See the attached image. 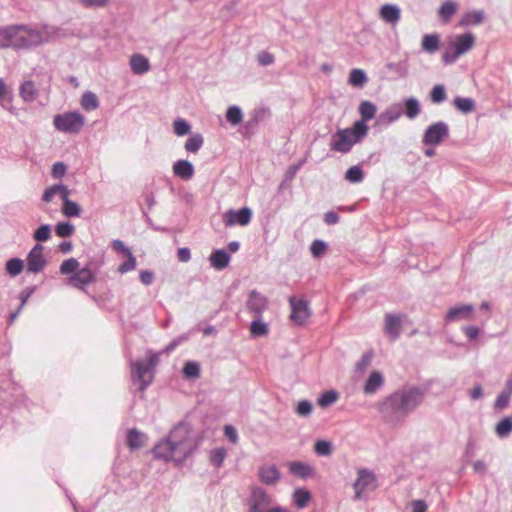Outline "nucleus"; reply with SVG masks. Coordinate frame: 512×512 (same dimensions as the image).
Returning <instances> with one entry per match:
<instances>
[{
    "mask_svg": "<svg viewBox=\"0 0 512 512\" xmlns=\"http://www.w3.org/2000/svg\"><path fill=\"white\" fill-rule=\"evenodd\" d=\"M192 428L187 423L177 424L167 438L161 440L153 449L156 458L182 463L197 448Z\"/></svg>",
    "mask_w": 512,
    "mask_h": 512,
    "instance_id": "obj_1",
    "label": "nucleus"
},
{
    "mask_svg": "<svg viewBox=\"0 0 512 512\" xmlns=\"http://www.w3.org/2000/svg\"><path fill=\"white\" fill-rule=\"evenodd\" d=\"M425 391L418 387H408L397 390L383 402L381 412L393 422L404 420L423 401Z\"/></svg>",
    "mask_w": 512,
    "mask_h": 512,
    "instance_id": "obj_2",
    "label": "nucleus"
},
{
    "mask_svg": "<svg viewBox=\"0 0 512 512\" xmlns=\"http://www.w3.org/2000/svg\"><path fill=\"white\" fill-rule=\"evenodd\" d=\"M59 35V29L56 27L43 25L41 28H34L30 25L24 26V31L21 33L23 45L21 50H27L38 47L44 43H48Z\"/></svg>",
    "mask_w": 512,
    "mask_h": 512,
    "instance_id": "obj_3",
    "label": "nucleus"
},
{
    "mask_svg": "<svg viewBox=\"0 0 512 512\" xmlns=\"http://www.w3.org/2000/svg\"><path fill=\"white\" fill-rule=\"evenodd\" d=\"M158 362V354L148 352V360L141 359L131 362L132 380L139 383V390L144 391L153 381L154 369Z\"/></svg>",
    "mask_w": 512,
    "mask_h": 512,
    "instance_id": "obj_4",
    "label": "nucleus"
},
{
    "mask_svg": "<svg viewBox=\"0 0 512 512\" xmlns=\"http://www.w3.org/2000/svg\"><path fill=\"white\" fill-rule=\"evenodd\" d=\"M53 123L55 128L61 132L77 134L83 128L85 124V118L77 111L67 112L56 115L54 117Z\"/></svg>",
    "mask_w": 512,
    "mask_h": 512,
    "instance_id": "obj_5",
    "label": "nucleus"
},
{
    "mask_svg": "<svg viewBox=\"0 0 512 512\" xmlns=\"http://www.w3.org/2000/svg\"><path fill=\"white\" fill-rule=\"evenodd\" d=\"M24 24L8 25L0 28V48H13L21 50L23 39L21 33L24 31Z\"/></svg>",
    "mask_w": 512,
    "mask_h": 512,
    "instance_id": "obj_6",
    "label": "nucleus"
},
{
    "mask_svg": "<svg viewBox=\"0 0 512 512\" xmlns=\"http://www.w3.org/2000/svg\"><path fill=\"white\" fill-rule=\"evenodd\" d=\"M272 497L261 487H253L249 498V512H268Z\"/></svg>",
    "mask_w": 512,
    "mask_h": 512,
    "instance_id": "obj_7",
    "label": "nucleus"
},
{
    "mask_svg": "<svg viewBox=\"0 0 512 512\" xmlns=\"http://www.w3.org/2000/svg\"><path fill=\"white\" fill-rule=\"evenodd\" d=\"M449 135V127L443 121H438L430 126L424 132L422 142L425 145H438Z\"/></svg>",
    "mask_w": 512,
    "mask_h": 512,
    "instance_id": "obj_8",
    "label": "nucleus"
},
{
    "mask_svg": "<svg viewBox=\"0 0 512 512\" xmlns=\"http://www.w3.org/2000/svg\"><path fill=\"white\" fill-rule=\"evenodd\" d=\"M289 304L291 307L290 319L297 325H303L311 316L308 302L303 298L291 296L289 297Z\"/></svg>",
    "mask_w": 512,
    "mask_h": 512,
    "instance_id": "obj_9",
    "label": "nucleus"
},
{
    "mask_svg": "<svg viewBox=\"0 0 512 512\" xmlns=\"http://www.w3.org/2000/svg\"><path fill=\"white\" fill-rule=\"evenodd\" d=\"M355 490L354 498L359 500L365 491H372L376 488L375 475L368 469H360L358 471V478L353 484Z\"/></svg>",
    "mask_w": 512,
    "mask_h": 512,
    "instance_id": "obj_10",
    "label": "nucleus"
},
{
    "mask_svg": "<svg viewBox=\"0 0 512 512\" xmlns=\"http://www.w3.org/2000/svg\"><path fill=\"white\" fill-rule=\"evenodd\" d=\"M333 139L334 140L331 142V150L343 154L350 152L353 145L357 143L352 137L350 129H339L333 136Z\"/></svg>",
    "mask_w": 512,
    "mask_h": 512,
    "instance_id": "obj_11",
    "label": "nucleus"
},
{
    "mask_svg": "<svg viewBox=\"0 0 512 512\" xmlns=\"http://www.w3.org/2000/svg\"><path fill=\"white\" fill-rule=\"evenodd\" d=\"M46 265L47 260L43 254V246L37 243L27 255V271L39 273Z\"/></svg>",
    "mask_w": 512,
    "mask_h": 512,
    "instance_id": "obj_12",
    "label": "nucleus"
},
{
    "mask_svg": "<svg viewBox=\"0 0 512 512\" xmlns=\"http://www.w3.org/2000/svg\"><path fill=\"white\" fill-rule=\"evenodd\" d=\"M252 217L251 209L243 207L239 210L230 209L224 214V222L227 226L239 224L246 226L250 223Z\"/></svg>",
    "mask_w": 512,
    "mask_h": 512,
    "instance_id": "obj_13",
    "label": "nucleus"
},
{
    "mask_svg": "<svg viewBox=\"0 0 512 512\" xmlns=\"http://www.w3.org/2000/svg\"><path fill=\"white\" fill-rule=\"evenodd\" d=\"M475 312V308L470 304H460L451 307L446 315V322H458L463 320H470Z\"/></svg>",
    "mask_w": 512,
    "mask_h": 512,
    "instance_id": "obj_14",
    "label": "nucleus"
},
{
    "mask_svg": "<svg viewBox=\"0 0 512 512\" xmlns=\"http://www.w3.org/2000/svg\"><path fill=\"white\" fill-rule=\"evenodd\" d=\"M95 276L88 268L79 269L76 273L67 279V284L79 290H84L85 287L94 282Z\"/></svg>",
    "mask_w": 512,
    "mask_h": 512,
    "instance_id": "obj_15",
    "label": "nucleus"
},
{
    "mask_svg": "<svg viewBox=\"0 0 512 512\" xmlns=\"http://www.w3.org/2000/svg\"><path fill=\"white\" fill-rule=\"evenodd\" d=\"M258 477L263 484L274 486L279 482L281 473L275 465H262L258 470Z\"/></svg>",
    "mask_w": 512,
    "mask_h": 512,
    "instance_id": "obj_16",
    "label": "nucleus"
},
{
    "mask_svg": "<svg viewBox=\"0 0 512 512\" xmlns=\"http://www.w3.org/2000/svg\"><path fill=\"white\" fill-rule=\"evenodd\" d=\"M247 307L255 315H261L267 308V298L261 293L253 290L249 294Z\"/></svg>",
    "mask_w": 512,
    "mask_h": 512,
    "instance_id": "obj_17",
    "label": "nucleus"
},
{
    "mask_svg": "<svg viewBox=\"0 0 512 512\" xmlns=\"http://www.w3.org/2000/svg\"><path fill=\"white\" fill-rule=\"evenodd\" d=\"M379 16L386 23L395 25L401 18L400 8L395 4H384L380 8Z\"/></svg>",
    "mask_w": 512,
    "mask_h": 512,
    "instance_id": "obj_18",
    "label": "nucleus"
},
{
    "mask_svg": "<svg viewBox=\"0 0 512 512\" xmlns=\"http://www.w3.org/2000/svg\"><path fill=\"white\" fill-rule=\"evenodd\" d=\"M231 257L224 249H215L209 256V262L215 270H223L230 263Z\"/></svg>",
    "mask_w": 512,
    "mask_h": 512,
    "instance_id": "obj_19",
    "label": "nucleus"
},
{
    "mask_svg": "<svg viewBox=\"0 0 512 512\" xmlns=\"http://www.w3.org/2000/svg\"><path fill=\"white\" fill-rule=\"evenodd\" d=\"M384 329L391 340L398 339L401 333V318L393 314H387Z\"/></svg>",
    "mask_w": 512,
    "mask_h": 512,
    "instance_id": "obj_20",
    "label": "nucleus"
},
{
    "mask_svg": "<svg viewBox=\"0 0 512 512\" xmlns=\"http://www.w3.org/2000/svg\"><path fill=\"white\" fill-rule=\"evenodd\" d=\"M173 173L183 180H190L194 175V167L188 160H178L173 164Z\"/></svg>",
    "mask_w": 512,
    "mask_h": 512,
    "instance_id": "obj_21",
    "label": "nucleus"
},
{
    "mask_svg": "<svg viewBox=\"0 0 512 512\" xmlns=\"http://www.w3.org/2000/svg\"><path fill=\"white\" fill-rule=\"evenodd\" d=\"M130 67L134 74L141 75L149 71L150 63L144 55L133 54L130 58Z\"/></svg>",
    "mask_w": 512,
    "mask_h": 512,
    "instance_id": "obj_22",
    "label": "nucleus"
},
{
    "mask_svg": "<svg viewBox=\"0 0 512 512\" xmlns=\"http://www.w3.org/2000/svg\"><path fill=\"white\" fill-rule=\"evenodd\" d=\"M290 473L302 478L307 479L314 474V468L306 463L300 461H292L289 464Z\"/></svg>",
    "mask_w": 512,
    "mask_h": 512,
    "instance_id": "obj_23",
    "label": "nucleus"
},
{
    "mask_svg": "<svg viewBox=\"0 0 512 512\" xmlns=\"http://www.w3.org/2000/svg\"><path fill=\"white\" fill-rule=\"evenodd\" d=\"M384 383L383 375L379 371H373L366 380L363 391L365 394L375 393Z\"/></svg>",
    "mask_w": 512,
    "mask_h": 512,
    "instance_id": "obj_24",
    "label": "nucleus"
},
{
    "mask_svg": "<svg viewBox=\"0 0 512 512\" xmlns=\"http://www.w3.org/2000/svg\"><path fill=\"white\" fill-rule=\"evenodd\" d=\"M474 37L469 34H463L456 38L453 48L456 51V55H462L469 51L473 45Z\"/></svg>",
    "mask_w": 512,
    "mask_h": 512,
    "instance_id": "obj_25",
    "label": "nucleus"
},
{
    "mask_svg": "<svg viewBox=\"0 0 512 512\" xmlns=\"http://www.w3.org/2000/svg\"><path fill=\"white\" fill-rule=\"evenodd\" d=\"M146 437L136 428H132L127 432V445L131 450H136L145 445Z\"/></svg>",
    "mask_w": 512,
    "mask_h": 512,
    "instance_id": "obj_26",
    "label": "nucleus"
},
{
    "mask_svg": "<svg viewBox=\"0 0 512 512\" xmlns=\"http://www.w3.org/2000/svg\"><path fill=\"white\" fill-rule=\"evenodd\" d=\"M403 114L409 119H415L421 112V105L417 98L409 97L404 100Z\"/></svg>",
    "mask_w": 512,
    "mask_h": 512,
    "instance_id": "obj_27",
    "label": "nucleus"
},
{
    "mask_svg": "<svg viewBox=\"0 0 512 512\" xmlns=\"http://www.w3.org/2000/svg\"><path fill=\"white\" fill-rule=\"evenodd\" d=\"M457 11V4L453 0H445L438 10L439 18L447 23Z\"/></svg>",
    "mask_w": 512,
    "mask_h": 512,
    "instance_id": "obj_28",
    "label": "nucleus"
},
{
    "mask_svg": "<svg viewBox=\"0 0 512 512\" xmlns=\"http://www.w3.org/2000/svg\"><path fill=\"white\" fill-rule=\"evenodd\" d=\"M403 114V109L399 104L392 105L380 115V120L386 124H391L398 120Z\"/></svg>",
    "mask_w": 512,
    "mask_h": 512,
    "instance_id": "obj_29",
    "label": "nucleus"
},
{
    "mask_svg": "<svg viewBox=\"0 0 512 512\" xmlns=\"http://www.w3.org/2000/svg\"><path fill=\"white\" fill-rule=\"evenodd\" d=\"M454 107L463 114L471 113L476 108V102L472 98L456 97L453 100Z\"/></svg>",
    "mask_w": 512,
    "mask_h": 512,
    "instance_id": "obj_30",
    "label": "nucleus"
},
{
    "mask_svg": "<svg viewBox=\"0 0 512 512\" xmlns=\"http://www.w3.org/2000/svg\"><path fill=\"white\" fill-rule=\"evenodd\" d=\"M311 493L304 488H297L292 494L293 501L298 509H303L311 500Z\"/></svg>",
    "mask_w": 512,
    "mask_h": 512,
    "instance_id": "obj_31",
    "label": "nucleus"
},
{
    "mask_svg": "<svg viewBox=\"0 0 512 512\" xmlns=\"http://www.w3.org/2000/svg\"><path fill=\"white\" fill-rule=\"evenodd\" d=\"M81 106L86 111H93L99 107V100L95 93L85 92L81 97Z\"/></svg>",
    "mask_w": 512,
    "mask_h": 512,
    "instance_id": "obj_32",
    "label": "nucleus"
},
{
    "mask_svg": "<svg viewBox=\"0 0 512 512\" xmlns=\"http://www.w3.org/2000/svg\"><path fill=\"white\" fill-rule=\"evenodd\" d=\"M20 95L25 102H32L36 99L37 90L32 81H25L20 86Z\"/></svg>",
    "mask_w": 512,
    "mask_h": 512,
    "instance_id": "obj_33",
    "label": "nucleus"
},
{
    "mask_svg": "<svg viewBox=\"0 0 512 512\" xmlns=\"http://www.w3.org/2000/svg\"><path fill=\"white\" fill-rule=\"evenodd\" d=\"M512 391L504 387V389L497 395L493 407L495 410H504L510 404Z\"/></svg>",
    "mask_w": 512,
    "mask_h": 512,
    "instance_id": "obj_34",
    "label": "nucleus"
},
{
    "mask_svg": "<svg viewBox=\"0 0 512 512\" xmlns=\"http://www.w3.org/2000/svg\"><path fill=\"white\" fill-rule=\"evenodd\" d=\"M376 106L368 100H364L359 105V113L363 121H369L375 117Z\"/></svg>",
    "mask_w": 512,
    "mask_h": 512,
    "instance_id": "obj_35",
    "label": "nucleus"
},
{
    "mask_svg": "<svg viewBox=\"0 0 512 512\" xmlns=\"http://www.w3.org/2000/svg\"><path fill=\"white\" fill-rule=\"evenodd\" d=\"M226 119L233 126L240 124L243 120V112L241 108L236 105L228 107L226 111Z\"/></svg>",
    "mask_w": 512,
    "mask_h": 512,
    "instance_id": "obj_36",
    "label": "nucleus"
},
{
    "mask_svg": "<svg viewBox=\"0 0 512 512\" xmlns=\"http://www.w3.org/2000/svg\"><path fill=\"white\" fill-rule=\"evenodd\" d=\"M368 81L365 72L361 69H352L349 75V84L355 87H361Z\"/></svg>",
    "mask_w": 512,
    "mask_h": 512,
    "instance_id": "obj_37",
    "label": "nucleus"
},
{
    "mask_svg": "<svg viewBox=\"0 0 512 512\" xmlns=\"http://www.w3.org/2000/svg\"><path fill=\"white\" fill-rule=\"evenodd\" d=\"M439 48V37L436 34L425 35L422 40V49L428 53H434Z\"/></svg>",
    "mask_w": 512,
    "mask_h": 512,
    "instance_id": "obj_38",
    "label": "nucleus"
},
{
    "mask_svg": "<svg viewBox=\"0 0 512 512\" xmlns=\"http://www.w3.org/2000/svg\"><path fill=\"white\" fill-rule=\"evenodd\" d=\"M447 99L445 86L442 84L435 85L430 91V100L434 104H440Z\"/></svg>",
    "mask_w": 512,
    "mask_h": 512,
    "instance_id": "obj_39",
    "label": "nucleus"
},
{
    "mask_svg": "<svg viewBox=\"0 0 512 512\" xmlns=\"http://www.w3.org/2000/svg\"><path fill=\"white\" fill-rule=\"evenodd\" d=\"M23 268L24 262L20 258H11L6 263V271L12 277L19 275L23 271Z\"/></svg>",
    "mask_w": 512,
    "mask_h": 512,
    "instance_id": "obj_40",
    "label": "nucleus"
},
{
    "mask_svg": "<svg viewBox=\"0 0 512 512\" xmlns=\"http://www.w3.org/2000/svg\"><path fill=\"white\" fill-rule=\"evenodd\" d=\"M227 456V451L224 447H217L210 452V462L216 468L222 466L225 458Z\"/></svg>",
    "mask_w": 512,
    "mask_h": 512,
    "instance_id": "obj_41",
    "label": "nucleus"
},
{
    "mask_svg": "<svg viewBox=\"0 0 512 512\" xmlns=\"http://www.w3.org/2000/svg\"><path fill=\"white\" fill-rule=\"evenodd\" d=\"M345 179L350 183H360L364 179V172L360 166H352L346 171Z\"/></svg>",
    "mask_w": 512,
    "mask_h": 512,
    "instance_id": "obj_42",
    "label": "nucleus"
},
{
    "mask_svg": "<svg viewBox=\"0 0 512 512\" xmlns=\"http://www.w3.org/2000/svg\"><path fill=\"white\" fill-rule=\"evenodd\" d=\"M204 142L201 134H194L189 137L185 143V149L188 152L196 153L200 150Z\"/></svg>",
    "mask_w": 512,
    "mask_h": 512,
    "instance_id": "obj_43",
    "label": "nucleus"
},
{
    "mask_svg": "<svg viewBox=\"0 0 512 512\" xmlns=\"http://www.w3.org/2000/svg\"><path fill=\"white\" fill-rule=\"evenodd\" d=\"M62 213L66 217H78L80 216L81 208L76 202L69 199L63 203Z\"/></svg>",
    "mask_w": 512,
    "mask_h": 512,
    "instance_id": "obj_44",
    "label": "nucleus"
},
{
    "mask_svg": "<svg viewBox=\"0 0 512 512\" xmlns=\"http://www.w3.org/2000/svg\"><path fill=\"white\" fill-rule=\"evenodd\" d=\"M366 121L359 120L356 121L353 125V128L350 129L352 133V137L359 142L363 137L367 135L368 126L365 123Z\"/></svg>",
    "mask_w": 512,
    "mask_h": 512,
    "instance_id": "obj_45",
    "label": "nucleus"
},
{
    "mask_svg": "<svg viewBox=\"0 0 512 512\" xmlns=\"http://www.w3.org/2000/svg\"><path fill=\"white\" fill-rule=\"evenodd\" d=\"M79 270V262L76 258H69L62 262L60 265V273L63 275H68L71 273H76Z\"/></svg>",
    "mask_w": 512,
    "mask_h": 512,
    "instance_id": "obj_46",
    "label": "nucleus"
},
{
    "mask_svg": "<svg viewBox=\"0 0 512 512\" xmlns=\"http://www.w3.org/2000/svg\"><path fill=\"white\" fill-rule=\"evenodd\" d=\"M250 332L254 337L266 336L269 332V328L265 322L255 320L250 325Z\"/></svg>",
    "mask_w": 512,
    "mask_h": 512,
    "instance_id": "obj_47",
    "label": "nucleus"
},
{
    "mask_svg": "<svg viewBox=\"0 0 512 512\" xmlns=\"http://www.w3.org/2000/svg\"><path fill=\"white\" fill-rule=\"evenodd\" d=\"M56 235L61 238L70 237L75 232V227L70 222H59L55 226Z\"/></svg>",
    "mask_w": 512,
    "mask_h": 512,
    "instance_id": "obj_48",
    "label": "nucleus"
},
{
    "mask_svg": "<svg viewBox=\"0 0 512 512\" xmlns=\"http://www.w3.org/2000/svg\"><path fill=\"white\" fill-rule=\"evenodd\" d=\"M338 399V393L334 390L325 391L318 399V404L321 407H327L335 403Z\"/></svg>",
    "mask_w": 512,
    "mask_h": 512,
    "instance_id": "obj_49",
    "label": "nucleus"
},
{
    "mask_svg": "<svg viewBox=\"0 0 512 512\" xmlns=\"http://www.w3.org/2000/svg\"><path fill=\"white\" fill-rule=\"evenodd\" d=\"M51 237V226L49 224L41 225L33 234V238L38 242H44Z\"/></svg>",
    "mask_w": 512,
    "mask_h": 512,
    "instance_id": "obj_50",
    "label": "nucleus"
},
{
    "mask_svg": "<svg viewBox=\"0 0 512 512\" xmlns=\"http://www.w3.org/2000/svg\"><path fill=\"white\" fill-rule=\"evenodd\" d=\"M183 373L186 378H197L200 375V366L197 362L188 361L184 365Z\"/></svg>",
    "mask_w": 512,
    "mask_h": 512,
    "instance_id": "obj_51",
    "label": "nucleus"
},
{
    "mask_svg": "<svg viewBox=\"0 0 512 512\" xmlns=\"http://www.w3.org/2000/svg\"><path fill=\"white\" fill-rule=\"evenodd\" d=\"M372 358H373L372 352L364 353L362 355V357L360 358V360L357 362L355 371L357 373L363 374L366 371V369L370 366V364L372 362Z\"/></svg>",
    "mask_w": 512,
    "mask_h": 512,
    "instance_id": "obj_52",
    "label": "nucleus"
},
{
    "mask_svg": "<svg viewBox=\"0 0 512 512\" xmlns=\"http://www.w3.org/2000/svg\"><path fill=\"white\" fill-rule=\"evenodd\" d=\"M314 451L320 456H328L332 452V445L325 440H319L314 445Z\"/></svg>",
    "mask_w": 512,
    "mask_h": 512,
    "instance_id": "obj_53",
    "label": "nucleus"
},
{
    "mask_svg": "<svg viewBox=\"0 0 512 512\" xmlns=\"http://www.w3.org/2000/svg\"><path fill=\"white\" fill-rule=\"evenodd\" d=\"M127 256V259L126 261H124L119 267H118V271L121 273V274H124V273H127V272H130L132 270H134L136 268V258L135 256L132 254V252L126 254Z\"/></svg>",
    "mask_w": 512,
    "mask_h": 512,
    "instance_id": "obj_54",
    "label": "nucleus"
},
{
    "mask_svg": "<svg viewBox=\"0 0 512 512\" xmlns=\"http://www.w3.org/2000/svg\"><path fill=\"white\" fill-rule=\"evenodd\" d=\"M313 411V405L308 400H301L296 407L297 415L301 417H309Z\"/></svg>",
    "mask_w": 512,
    "mask_h": 512,
    "instance_id": "obj_55",
    "label": "nucleus"
},
{
    "mask_svg": "<svg viewBox=\"0 0 512 512\" xmlns=\"http://www.w3.org/2000/svg\"><path fill=\"white\" fill-rule=\"evenodd\" d=\"M174 126V132L178 136H183L189 133L190 131V124L184 120V119H177L173 123Z\"/></svg>",
    "mask_w": 512,
    "mask_h": 512,
    "instance_id": "obj_56",
    "label": "nucleus"
},
{
    "mask_svg": "<svg viewBox=\"0 0 512 512\" xmlns=\"http://www.w3.org/2000/svg\"><path fill=\"white\" fill-rule=\"evenodd\" d=\"M326 243L322 240H314L310 246V251L313 257L318 258L322 256V254L326 250Z\"/></svg>",
    "mask_w": 512,
    "mask_h": 512,
    "instance_id": "obj_57",
    "label": "nucleus"
},
{
    "mask_svg": "<svg viewBox=\"0 0 512 512\" xmlns=\"http://www.w3.org/2000/svg\"><path fill=\"white\" fill-rule=\"evenodd\" d=\"M84 8H101L108 5V0H74Z\"/></svg>",
    "mask_w": 512,
    "mask_h": 512,
    "instance_id": "obj_58",
    "label": "nucleus"
},
{
    "mask_svg": "<svg viewBox=\"0 0 512 512\" xmlns=\"http://www.w3.org/2000/svg\"><path fill=\"white\" fill-rule=\"evenodd\" d=\"M427 508L426 502L421 499L412 500L407 504V509H410L411 512H426Z\"/></svg>",
    "mask_w": 512,
    "mask_h": 512,
    "instance_id": "obj_59",
    "label": "nucleus"
},
{
    "mask_svg": "<svg viewBox=\"0 0 512 512\" xmlns=\"http://www.w3.org/2000/svg\"><path fill=\"white\" fill-rule=\"evenodd\" d=\"M257 60L261 66H268L274 63L275 58L271 53L262 51L257 55Z\"/></svg>",
    "mask_w": 512,
    "mask_h": 512,
    "instance_id": "obj_60",
    "label": "nucleus"
},
{
    "mask_svg": "<svg viewBox=\"0 0 512 512\" xmlns=\"http://www.w3.org/2000/svg\"><path fill=\"white\" fill-rule=\"evenodd\" d=\"M67 167L63 162H56L52 166L51 174L54 178H61L66 174Z\"/></svg>",
    "mask_w": 512,
    "mask_h": 512,
    "instance_id": "obj_61",
    "label": "nucleus"
},
{
    "mask_svg": "<svg viewBox=\"0 0 512 512\" xmlns=\"http://www.w3.org/2000/svg\"><path fill=\"white\" fill-rule=\"evenodd\" d=\"M224 434L231 443L236 444L238 442V439H239L238 434H237L236 429L233 426L226 425L224 427Z\"/></svg>",
    "mask_w": 512,
    "mask_h": 512,
    "instance_id": "obj_62",
    "label": "nucleus"
},
{
    "mask_svg": "<svg viewBox=\"0 0 512 512\" xmlns=\"http://www.w3.org/2000/svg\"><path fill=\"white\" fill-rule=\"evenodd\" d=\"M55 195H57V184L52 185V186L48 187L47 189H45V191L42 195V200L44 202L49 203L53 200Z\"/></svg>",
    "mask_w": 512,
    "mask_h": 512,
    "instance_id": "obj_63",
    "label": "nucleus"
},
{
    "mask_svg": "<svg viewBox=\"0 0 512 512\" xmlns=\"http://www.w3.org/2000/svg\"><path fill=\"white\" fill-rule=\"evenodd\" d=\"M463 332L470 340H474L479 336L480 330L477 326H465Z\"/></svg>",
    "mask_w": 512,
    "mask_h": 512,
    "instance_id": "obj_64",
    "label": "nucleus"
}]
</instances>
